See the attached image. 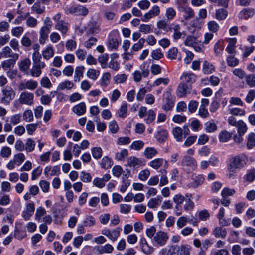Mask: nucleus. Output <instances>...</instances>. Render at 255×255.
Masks as SVG:
<instances>
[{
	"label": "nucleus",
	"mask_w": 255,
	"mask_h": 255,
	"mask_svg": "<svg viewBox=\"0 0 255 255\" xmlns=\"http://www.w3.org/2000/svg\"><path fill=\"white\" fill-rule=\"evenodd\" d=\"M228 15V12L226 10L220 8L216 10L215 17L218 20H223L226 18Z\"/></svg>",
	"instance_id": "47"
},
{
	"label": "nucleus",
	"mask_w": 255,
	"mask_h": 255,
	"mask_svg": "<svg viewBox=\"0 0 255 255\" xmlns=\"http://www.w3.org/2000/svg\"><path fill=\"white\" fill-rule=\"evenodd\" d=\"M31 65V61L28 58H25L18 63L19 68L22 72L26 71Z\"/></svg>",
	"instance_id": "44"
},
{
	"label": "nucleus",
	"mask_w": 255,
	"mask_h": 255,
	"mask_svg": "<svg viewBox=\"0 0 255 255\" xmlns=\"http://www.w3.org/2000/svg\"><path fill=\"white\" fill-rule=\"evenodd\" d=\"M192 88V86L190 85L181 82L177 87L176 95L180 98L185 97L191 93Z\"/></svg>",
	"instance_id": "9"
},
{
	"label": "nucleus",
	"mask_w": 255,
	"mask_h": 255,
	"mask_svg": "<svg viewBox=\"0 0 255 255\" xmlns=\"http://www.w3.org/2000/svg\"><path fill=\"white\" fill-rule=\"evenodd\" d=\"M197 78V75L191 72H184L180 76L182 82L191 86L196 82Z\"/></svg>",
	"instance_id": "10"
},
{
	"label": "nucleus",
	"mask_w": 255,
	"mask_h": 255,
	"mask_svg": "<svg viewBox=\"0 0 255 255\" xmlns=\"http://www.w3.org/2000/svg\"><path fill=\"white\" fill-rule=\"evenodd\" d=\"M34 94L29 92H23L19 96V101L20 104L31 106L33 104Z\"/></svg>",
	"instance_id": "11"
},
{
	"label": "nucleus",
	"mask_w": 255,
	"mask_h": 255,
	"mask_svg": "<svg viewBox=\"0 0 255 255\" xmlns=\"http://www.w3.org/2000/svg\"><path fill=\"white\" fill-rule=\"evenodd\" d=\"M45 7L42 5L40 2H36L31 7L32 13L37 14H42L45 11Z\"/></svg>",
	"instance_id": "33"
},
{
	"label": "nucleus",
	"mask_w": 255,
	"mask_h": 255,
	"mask_svg": "<svg viewBox=\"0 0 255 255\" xmlns=\"http://www.w3.org/2000/svg\"><path fill=\"white\" fill-rule=\"evenodd\" d=\"M182 11L184 13L183 17L186 20H190L194 17V12L190 7H183L182 8Z\"/></svg>",
	"instance_id": "45"
},
{
	"label": "nucleus",
	"mask_w": 255,
	"mask_h": 255,
	"mask_svg": "<svg viewBox=\"0 0 255 255\" xmlns=\"http://www.w3.org/2000/svg\"><path fill=\"white\" fill-rule=\"evenodd\" d=\"M141 161L137 158L131 156L128 159V165L130 167H135L141 164Z\"/></svg>",
	"instance_id": "55"
},
{
	"label": "nucleus",
	"mask_w": 255,
	"mask_h": 255,
	"mask_svg": "<svg viewBox=\"0 0 255 255\" xmlns=\"http://www.w3.org/2000/svg\"><path fill=\"white\" fill-rule=\"evenodd\" d=\"M120 41L119 32L117 29H114L108 34L106 46L110 50H116L119 45Z\"/></svg>",
	"instance_id": "2"
},
{
	"label": "nucleus",
	"mask_w": 255,
	"mask_h": 255,
	"mask_svg": "<svg viewBox=\"0 0 255 255\" xmlns=\"http://www.w3.org/2000/svg\"><path fill=\"white\" fill-rule=\"evenodd\" d=\"M249 162L248 156L244 153L232 156L227 164V176L229 179H234L238 171L245 168Z\"/></svg>",
	"instance_id": "1"
},
{
	"label": "nucleus",
	"mask_w": 255,
	"mask_h": 255,
	"mask_svg": "<svg viewBox=\"0 0 255 255\" xmlns=\"http://www.w3.org/2000/svg\"><path fill=\"white\" fill-rule=\"evenodd\" d=\"M35 147V141L31 138L27 139L25 145V150L27 152H32L34 150Z\"/></svg>",
	"instance_id": "56"
},
{
	"label": "nucleus",
	"mask_w": 255,
	"mask_h": 255,
	"mask_svg": "<svg viewBox=\"0 0 255 255\" xmlns=\"http://www.w3.org/2000/svg\"><path fill=\"white\" fill-rule=\"evenodd\" d=\"M95 249L98 254H103L104 253H111L114 250V248L111 245L107 244L104 246H96Z\"/></svg>",
	"instance_id": "23"
},
{
	"label": "nucleus",
	"mask_w": 255,
	"mask_h": 255,
	"mask_svg": "<svg viewBox=\"0 0 255 255\" xmlns=\"http://www.w3.org/2000/svg\"><path fill=\"white\" fill-rule=\"evenodd\" d=\"M246 82L250 87L255 86V75L249 74L245 76Z\"/></svg>",
	"instance_id": "64"
},
{
	"label": "nucleus",
	"mask_w": 255,
	"mask_h": 255,
	"mask_svg": "<svg viewBox=\"0 0 255 255\" xmlns=\"http://www.w3.org/2000/svg\"><path fill=\"white\" fill-rule=\"evenodd\" d=\"M191 178L193 181L191 183V186L195 188L202 184L205 180L203 176L200 174H192Z\"/></svg>",
	"instance_id": "21"
},
{
	"label": "nucleus",
	"mask_w": 255,
	"mask_h": 255,
	"mask_svg": "<svg viewBox=\"0 0 255 255\" xmlns=\"http://www.w3.org/2000/svg\"><path fill=\"white\" fill-rule=\"evenodd\" d=\"M255 14V10L252 8H245L239 14L240 19H247L252 17Z\"/></svg>",
	"instance_id": "29"
},
{
	"label": "nucleus",
	"mask_w": 255,
	"mask_h": 255,
	"mask_svg": "<svg viewBox=\"0 0 255 255\" xmlns=\"http://www.w3.org/2000/svg\"><path fill=\"white\" fill-rule=\"evenodd\" d=\"M168 239L167 233L163 231H158L154 235L153 239V243L158 246H163L166 244Z\"/></svg>",
	"instance_id": "8"
},
{
	"label": "nucleus",
	"mask_w": 255,
	"mask_h": 255,
	"mask_svg": "<svg viewBox=\"0 0 255 255\" xmlns=\"http://www.w3.org/2000/svg\"><path fill=\"white\" fill-rule=\"evenodd\" d=\"M178 255H190L192 247L188 244H182L178 246Z\"/></svg>",
	"instance_id": "28"
},
{
	"label": "nucleus",
	"mask_w": 255,
	"mask_h": 255,
	"mask_svg": "<svg viewBox=\"0 0 255 255\" xmlns=\"http://www.w3.org/2000/svg\"><path fill=\"white\" fill-rule=\"evenodd\" d=\"M37 24L38 21L36 18L30 16V15L27 16L26 19V25L27 27L34 28L37 25Z\"/></svg>",
	"instance_id": "59"
},
{
	"label": "nucleus",
	"mask_w": 255,
	"mask_h": 255,
	"mask_svg": "<svg viewBox=\"0 0 255 255\" xmlns=\"http://www.w3.org/2000/svg\"><path fill=\"white\" fill-rule=\"evenodd\" d=\"M158 151L154 147H147L144 152V156L148 159H150L156 156Z\"/></svg>",
	"instance_id": "38"
},
{
	"label": "nucleus",
	"mask_w": 255,
	"mask_h": 255,
	"mask_svg": "<svg viewBox=\"0 0 255 255\" xmlns=\"http://www.w3.org/2000/svg\"><path fill=\"white\" fill-rule=\"evenodd\" d=\"M26 157L23 153H19L14 155L13 160L16 163V165L19 166L24 161Z\"/></svg>",
	"instance_id": "53"
},
{
	"label": "nucleus",
	"mask_w": 255,
	"mask_h": 255,
	"mask_svg": "<svg viewBox=\"0 0 255 255\" xmlns=\"http://www.w3.org/2000/svg\"><path fill=\"white\" fill-rule=\"evenodd\" d=\"M74 86V84L72 81L66 80L59 84L57 89L60 90H64L65 89L70 90L73 88Z\"/></svg>",
	"instance_id": "37"
},
{
	"label": "nucleus",
	"mask_w": 255,
	"mask_h": 255,
	"mask_svg": "<svg viewBox=\"0 0 255 255\" xmlns=\"http://www.w3.org/2000/svg\"><path fill=\"white\" fill-rule=\"evenodd\" d=\"M162 199V197L159 195L155 198H152L148 201L147 206L150 208H156L160 205Z\"/></svg>",
	"instance_id": "30"
},
{
	"label": "nucleus",
	"mask_w": 255,
	"mask_h": 255,
	"mask_svg": "<svg viewBox=\"0 0 255 255\" xmlns=\"http://www.w3.org/2000/svg\"><path fill=\"white\" fill-rule=\"evenodd\" d=\"M18 59H11L5 60L1 63V67L4 70L10 69L12 68Z\"/></svg>",
	"instance_id": "46"
},
{
	"label": "nucleus",
	"mask_w": 255,
	"mask_h": 255,
	"mask_svg": "<svg viewBox=\"0 0 255 255\" xmlns=\"http://www.w3.org/2000/svg\"><path fill=\"white\" fill-rule=\"evenodd\" d=\"M164 160L161 158H156L151 161L149 163L148 165L153 168L154 169H158L163 165Z\"/></svg>",
	"instance_id": "43"
},
{
	"label": "nucleus",
	"mask_w": 255,
	"mask_h": 255,
	"mask_svg": "<svg viewBox=\"0 0 255 255\" xmlns=\"http://www.w3.org/2000/svg\"><path fill=\"white\" fill-rule=\"evenodd\" d=\"M215 71V66L207 60L204 61L202 65V71L204 74L208 75Z\"/></svg>",
	"instance_id": "27"
},
{
	"label": "nucleus",
	"mask_w": 255,
	"mask_h": 255,
	"mask_svg": "<svg viewBox=\"0 0 255 255\" xmlns=\"http://www.w3.org/2000/svg\"><path fill=\"white\" fill-rule=\"evenodd\" d=\"M100 165L102 168L108 169L111 167L113 162L108 156H104L101 160Z\"/></svg>",
	"instance_id": "49"
},
{
	"label": "nucleus",
	"mask_w": 255,
	"mask_h": 255,
	"mask_svg": "<svg viewBox=\"0 0 255 255\" xmlns=\"http://www.w3.org/2000/svg\"><path fill=\"white\" fill-rule=\"evenodd\" d=\"M35 211V206L33 202L26 204V208L22 212L21 216L25 221L29 220Z\"/></svg>",
	"instance_id": "14"
},
{
	"label": "nucleus",
	"mask_w": 255,
	"mask_h": 255,
	"mask_svg": "<svg viewBox=\"0 0 255 255\" xmlns=\"http://www.w3.org/2000/svg\"><path fill=\"white\" fill-rule=\"evenodd\" d=\"M191 197L192 195L191 194H186V199L185 200V203L183 206V209L186 212L192 210L194 207V203L191 200Z\"/></svg>",
	"instance_id": "34"
},
{
	"label": "nucleus",
	"mask_w": 255,
	"mask_h": 255,
	"mask_svg": "<svg viewBox=\"0 0 255 255\" xmlns=\"http://www.w3.org/2000/svg\"><path fill=\"white\" fill-rule=\"evenodd\" d=\"M170 26V25H169L167 21L165 19L160 20L157 22V27L159 29H162L166 32L169 31Z\"/></svg>",
	"instance_id": "52"
},
{
	"label": "nucleus",
	"mask_w": 255,
	"mask_h": 255,
	"mask_svg": "<svg viewBox=\"0 0 255 255\" xmlns=\"http://www.w3.org/2000/svg\"><path fill=\"white\" fill-rule=\"evenodd\" d=\"M153 26L151 24H141L139 27V31L143 34L150 33L153 31Z\"/></svg>",
	"instance_id": "51"
},
{
	"label": "nucleus",
	"mask_w": 255,
	"mask_h": 255,
	"mask_svg": "<svg viewBox=\"0 0 255 255\" xmlns=\"http://www.w3.org/2000/svg\"><path fill=\"white\" fill-rule=\"evenodd\" d=\"M51 29L44 26L41 28L39 31L40 37L39 39L40 44L43 45L46 43V41L48 38V35L51 31Z\"/></svg>",
	"instance_id": "16"
},
{
	"label": "nucleus",
	"mask_w": 255,
	"mask_h": 255,
	"mask_svg": "<svg viewBox=\"0 0 255 255\" xmlns=\"http://www.w3.org/2000/svg\"><path fill=\"white\" fill-rule=\"evenodd\" d=\"M181 27L179 24L172 23L170 26L169 31L173 32L172 35L173 38L175 40H178L182 37V35H185V32H180Z\"/></svg>",
	"instance_id": "15"
},
{
	"label": "nucleus",
	"mask_w": 255,
	"mask_h": 255,
	"mask_svg": "<svg viewBox=\"0 0 255 255\" xmlns=\"http://www.w3.org/2000/svg\"><path fill=\"white\" fill-rule=\"evenodd\" d=\"M245 179L249 182H252L255 179V169H251L247 171Z\"/></svg>",
	"instance_id": "62"
},
{
	"label": "nucleus",
	"mask_w": 255,
	"mask_h": 255,
	"mask_svg": "<svg viewBox=\"0 0 255 255\" xmlns=\"http://www.w3.org/2000/svg\"><path fill=\"white\" fill-rule=\"evenodd\" d=\"M122 229L118 228L112 231L108 229H104L102 230L101 233L107 237L112 241L114 242L117 240L120 236V232Z\"/></svg>",
	"instance_id": "12"
},
{
	"label": "nucleus",
	"mask_w": 255,
	"mask_h": 255,
	"mask_svg": "<svg viewBox=\"0 0 255 255\" xmlns=\"http://www.w3.org/2000/svg\"><path fill=\"white\" fill-rule=\"evenodd\" d=\"M168 132L163 129H160L158 130L156 138L160 143L164 142L168 138Z\"/></svg>",
	"instance_id": "36"
},
{
	"label": "nucleus",
	"mask_w": 255,
	"mask_h": 255,
	"mask_svg": "<svg viewBox=\"0 0 255 255\" xmlns=\"http://www.w3.org/2000/svg\"><path fill=\"white\" fill-rule=\"evenodd\" d=\"M172 134L177 141H182L184 138L182 128L180 127H175L172 129Z\"/></svg>",
	"instance_id": "35"
},
{
	"label": "nucleus",
	"mask_w": 255,
	"mask_h": 255,
	"mask_svg": "<svg viewBox=\"0 0 255 255\" xmlns=\"http://www.w3.org/2000/svg\"><path fill=\"white\" fill-rule=\"evenodd\" d=\"M205 130L207 133H212L217 130V126L214 120H210L204 124Z\"/></svg>",
	"instance_id": "26"
},
{
	"label": "nucleus",
	"mask_w": 255,
	"mask_h": 255,
	"mask_svg": "<svg viewBox=\"0 0 255 255\" xmlns=\"http://www.w3.org/2000/svg\"><path fill=\"white\" fill-rule=\"evenodd\" d=\"M100 75V72L94 69L90 68L87 72V76L93 80H96Z\"/></svg>",
	"instance_id": "60"
},
{
	"label": "nucleus",
	"mask_w": 255,
	"mask_h": 255,
	"mask_svg": "<svg viewBox=\"0 0 255 255\" xmlns=\"http://www.w3.org/2000/svg\"><path fill=\"white\" fill-rule=\"evenodd\" d=\"M128 103L126 102L122 103L119 109L116 112V115L119 118L125 119L128 116Z\"/></svg>",
	"instance_id": "20"
},
{
	"label": "nucleus",
	"mask_w": 255,
	"mask_h": 255,
	"mask_svg": "<svg viewBox=\"0 0 255 255\" xmlns=\"http://www.w3.org/2000/svg\"><path fill=\"white\" fill-rule=\"evenodd\" d=\"M151 91V88L149 87H143L139 89L138 92H137L136 95V99L137 101H141L143 100V98L146 93L148 92H150Z\"/></svg>",
	"instance_id": "50"
},
{
	"label": "nucleus",
	"mask_w": 255,
	"mask_h": 255,
	"mask_svg": "<svg viewBox=\"0 0 255 255\" xmlns=\"http://www.w3.org/2000/svg\"><path fill=\"white\" fill-rule=\"evenodd\" d=\"M181 165L184 169L189 171L195 170L197 166L196 160L193 157L188 155H185L183 157Z\"/></svg>",
	"instance_id": "4"
},
{
	"label": "nucleus",
	"mask_w": 255,
	"mask_h": 255,
	"mask_svg": "<svg viewBox=\"0 0 255 255\" xmlns=\"http://www.w3.org/2000/svg\"><path fill=\"white\" fill-rule=\"evenodd\" d=\"M33 65L43 69L46 66L44 62L41 61V55L39 53H33L32 54Z\"/></svg>",
	"instance_id": "18"
},
{
	"label": "nucleus",
	"mask_w": 255,
	"mask_h": 255,
	"mask_svg": "<svg viewBox=\"0 0 255 255\" xmlns=\"http://www.w3.org/2000/svg\"><path fill=\"white\" fill-rule=\"evenodd\" d=\"M46 213V211L44 208L42 207L37 208L35 214V219L36 221L40 222L41 217L44 216Z\"/></svg>",
	"instance_id": "61"
},
{
	"label": "nucleus",
	"mask_w": 255,
	"mask_h": 255,
	"mask_svg": "<svg viewBox=\"0 0 255 255\" xmlns=\"http://www.w3.org/2000/svg\"><path fill=\"white\" fill-rule=\"evenodd\" d=\"M86 35L88 37L95 35L101 30L100 24L95 21L90 22L85 28Z\"/></svg>",
	"instance_id": "6"
},
{
	"label": "nucleus",
	"mask_w": 255,
	"mask_h": 255,
	"mask_svg": "<svg viewBox=\"0 0 255 255\" xmlns=\"http://www.w3.org/2000/svg\"><path fill=\"white\" fill-rule=\"evenodd\" d=\"M55 52L52 45L47 46L42 52L43 58L48 60L53 57Z\"/></svg>",
	"instance_id": "31"
},
{
	"label": "nucleus",
	"mask_w": 255,
	"mask_h": 255,
	"mask_svg": "<svg viewBox=\"0 0 255 255\" xmlns=\"http://www.w3.org/2000/svg\"><path fill=\"white\" fill-rule=\"evenodd\" d=\"M65 10L67 13L83 16L87 15L89 12L87 8L81 5L66 7Z\"/></svg>",
	"instance_id": "7"
},
{
	"label": "nucleus",
	"mask_w": 255,
	"mask_h": 255,
	"mask_svg": "<svg viewBox=\"0 0 255 255\" xmlns=\"http://www.w3.org/2000/svg\"><path fill=\"white\" fill-rule=\"evenodd\" d=\"M55 28L59 31L63 36L65 35L69 30V24L64 21L56 23Z\"/></svg>",
	"instance_id": "25"
},
{
	"label": "nucleus",
	"mask_w": 255,
	"mask_h": 255,
	"mask_svg": "<svg viewBox=\"0 0 255 255\" xmlns=\"http://www.w3.org/2000/svg\"><path fill=\"white\" fill-rule=\"evenodd\" d=\"M160 8L157 5L153 6L151 9L146 13L141 18V20L144 22H148L152 18L158 16L160 14Z\"/></svg>",
	"instance_id": "13"
},
{
	"label": "nucleus",
	"mask_w": 255,
	"mask_h": 255,
	"mask_svg": "<svg viewBox=\"0 0 255 255\" xmlns=\"http://www.w3.org/2000/svg\"><path fill=\"white\" fill-rule=\"evenodd\" d=\"M85 67L83 66L76 67L75 70L74 81L79 82L83 77Z\"/></svg>",
	"instance_id": "32"
},
{
	"label": "nucleus",
	"mask_w": 255,
	"mask_h": 255,
	"mask_svg": "<svg viewBox=\"0 0 255 255\" xmlns=\"http://www.w3.org/2000/svg\"><path fill=\"white\" fill-rule=\"evenodd\" d=\"M83 224L85 227H91L95 225L96 220L93 216L89 215L83 221Z\"/></svg>",
	"instance_id": "58"
},
{
	"label": "nucleus",
	"mask_w": 255,
	"mask_h": 255,
	"mask_svg": "<svg viewBox=\"0 0 255 255\" xmlns=\"http://www.w3.org/2000/svg\"><path fill=\"white\" fill-rule=\"evenodd\" d=\"M151 57L154 60H159L164 57V54L160 48H157L151 51Z\"/></svg>",
	"instance_id": "57"
},
{
	"label": "nucleus",
	"mask_w": 255,
	"mask_h": 255,
	"mask_svg": "<svg viewBox=\"0 0 255 255\" xmlns=\"http://www.w3.org/2000/svg\"><path fill=\"white\" fill-rule=\"evenodd\" d=\"M2 55L5 58H11V59H18L19 55L17 53H14L11 49L8 47L6 46L3 48L2 50Z\"/></svg>",
	"instance_id": "24"
},
{
	"label": "nucleus",
	"mask_w": 255,
	"mask_h": 255,
	"mask_svg": "<svg viewBox=\"0 0 255 255\" xmlns=\"http://www.w3.org/2000/svg\"><path fill=\"white\" fill-rule=\"evenodd\" d=\"M228 44L226 48V51L230 54H234L236 53V44L237 43V39L236 38H230L226 39Z\"/></svg>",
	"instance_id": "22"
},
{
	"label": "nucleus",
	"mask_w": 255,
	"mask_h": 255,
	"mask_svg": "<svg viewBox=\"0 0 255 255\" xmlns=\"http://www.w3.org/2000/svg\"><path fill=\"white\" fill-rule=\"evenodd\" d=\"M91 153L94 158L99 159L102 156L103 151L101 148L96 147L91 149Z\"/></svg>",
	"instance_id": "63"
},
{
	"label": "nucleus",
	"mask_w": 255,
	"mask_h": 255,
	"mask_svg": "<svg viewBox=\"0 0 255 255\" xmlns=\"http://www.w3.org/2000/svg\"><path fill=\"white\" fill-rule=\"evenodd\" d=\"M1 92L3 96L0 98V102L4 104L9 103L15 96V92L10 86H5Z\"/></svg>",
	"instance_id": "3"
},
{
	"label": "nucleus",
	"mask_w": 255,
	"mask_h": 255,
	"mask_svg": "<svg viewBox=\"0 0 255 255\" xmlns=\"http://www.w3.org/2000/svg\"><path fill=\"white\" fill-rule=\"evenodd\" d=\"M163 104L162 108L164 110L167 111L171 110L174 106L173 97L171 95V90H169L164 92L163 94Z\"/></svg>",
	"instance_id": "5"
},
{
	"label": "nucleus",
	"mask_w": 255,
	"mask_h": 255,
	"mask_svg": "<svg viewBox=\"0 0 255 255\" xmlns=\"http://www.w3.org/2000/svg\"><path fill=\"white\" fill-rule=\"evenodd\" d=\"M224 50V42L222 40H219L214 47V51L216 56H220Z\"/></svg>",
	"instance_id": "41"
},
{
	"label": "nucleus",
	"mask_w": 255,
	"mask_h": 255,
	"mask_svg": "<svg viewBox=\"0 0 255 255\" xmlns=\"http://www.w3.org/2000/svg\"><path fill=\"white\" fill-rule=\"evenodd\" d=\"M72 111L78 116L84 115L86 112V104L84 102L75 105L72 108Z\"/></svg>",
	"instance_id": "19"
},
{
	"label": "nucleus",
	"mask_w": 255,
	"mask_h": 255,
	"mask_svg": "<svg viewBox=\"0 0 255 255\" xmlns=\"http://www.w3.org/2000/svg\"><path fill=\"white\" fill-rule=\"evenodd\" d=\"M246 146L248 149H252L255 146V134L251 132L246 137Z\"/></svg>",
	"instance_id": "40"
},
{
	"label": "nucleus",
	"mask_w": 255,
	"mask_h": 255,
	"mask_svg": "<svg viewBox=\"0 0 255 255\" xmlns=\"http://www.w3.org/2000/svg\"><path fill=\"white\" fill-rule=\"evenodd\" d=\"M213 234L216 238L224 239L226 236L227 232L225 228L221 227H217L213 230Z\"/></svg>",
	"instance_id": "39"
},
{
	"label": "nucleus",
	"mask_w": 255,
	"mask_h": 255,
	"mask_svg": "<svg viewBox=\"0 0 255 255\" xmlns=\"http://www.w3.org/2000/svg\"><path fill=\"white\" fill-rule=\"evenodd\" d=\"M236 127L238 128V133L240 136H243L248 130L246 124L242 120H239V123Z\"/></svg>",
	"instance_id": "42"
},
{
	"label": "nucleus",
	"mask_w": 255,
	"mask_h": 255,
	"mask_svg": "<svg viewBox=\"0 0 255 255\" xmlns=\"http://www.w3.org/2000/svg\"><path fill=\"white\" fill-rule=\"evenodd\" d=\"M231 134L226 130L222 131L219 135V139L220 142H226L231 138Z\"/></svg>",
	"instance_id": "54"
},
{
	"label": "nucleus",
	"mask_w": 255,
	"mask_h": 255,
	"mask_svg": "<svg viewBox=\"0 0 255 255\" xmlns=\"http://www.w3.org/2000/svg\"><path fill=\"white\" fill-rule=\"evenodd\" d=\"M60 173V167L59 165L54 166L53 167L46 166L44 169V174L46 177L58 175Z\"/></svg>",
	"instance_id": "17"
},
{
	"label": "nucleus",
	"mask_w": 255,
	"mask_h": 255,
	"mask_svg": "<svg viewBox=\"0 0 255 255\" xmlns=\"http://www.w3.org/2000/svg\"><path fill=\"white\" fill-rule=\"evenodd\" d=\"M161 173L160 179L159 186H163L168 183V180L167 176V171L165 169H161L159 171Z\"/></svg>",
	"instance_id": "48"
}]
</instances>
